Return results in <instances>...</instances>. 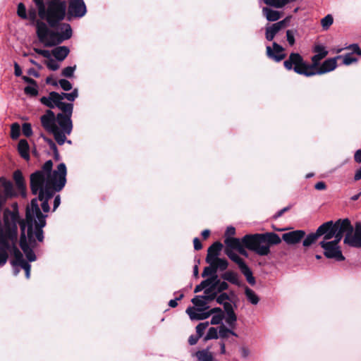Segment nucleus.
Listing matches in <instances>:
<instances>
[{"label": "nucleus", "mask_w": 361, "mask_h": 361, "mask_svg": "<svg viewBox=\"0 0 361 361\" xmlns=\"http://www.w3.org/2000/svg\"><path fill=\"white\" fill-rule=\"evenodd\" d=\"M194 249L195 250H200L202 249V245L198 238H195L193 240Z\"/></svg>", "instance_id": "61"}, {"label": "nucleus", "mask_w": 361, "mask_h": 361, "mask_svg": "<svg viewBox=\"0 0 361 361\" xmlns=\"http://www.w3.org/2000/svg\"><path fill=\"white\" fill-rule=\"evenodd\" d=\"M334 23V18L331 15L328 14L321 20V25L323 30H327Z\"/></svg>", "instance_id": "38"}, {"label": "nucleus", "mask_w": 361, "mask_h": 361, "mask_svg": "<svg viewBox=\"0 0 361 361\" xmlns=\"http://www.w3.org/2000/svg\"><path fill=\"white\" fill-rule=\"evenodd\" d=\"M18 16L23 18V19H27V15L26 13V8L23 3H20L18 5V10H17Z\"/></svg>", "instance_id": "46"}, {"label": "nucleus", "mask_w": 361, "mask_h": 361, "mask_svg": "<svg viewBox=\"0 0 361 361\" xmlns=\"http://www.w3.org/2000/svg\"><path fill=\"white\" fill-rule=\"evenodd\" d=\"M341 240L320 241L319 245L324 250V255L328 259H334L338 262L345 259L338 245Z\"/></svg>", "instance_id": "12"}, {"label": "nucleus", "mask_w": 361, "mask_h": 361, "mask_svg": "<svg viewBox=\"0 0 361 361\" xmlns=\"http://www.w3.org/2000/svg\"><path fill=\"white\" fill-rule=\"evenodd\" d=\"M290 16H288L283 20L267 25L265 28V37L268 41H272L275 36L285 27L290 19Z\"/></svg>", "instance_id": "16"}, {"label": "nucleus", "mask_w": 361, "mask_h": 361, "mask_svg": "<svg viewBox=\"0 0 361 361\" xmlns=\"http://www.w3.org/2000/svg\"><path fill=\"white\" fill-rule=\"evenodd\" d=\"M337 56L325 60L322 64L315 69L314 72H302L306 77L322 75L334 71L337 66Z\"/></svg>", "instance_id": "15"}, {"label": "nucleus", "mask_w": 361, "mask_h": 361, "mask_svg": "<svg viewBox=\"0 0 361 361\" xmlns=\"http://www.w3.org/2000/svg\"><path fill=\"white\" fill-rule=\"evenodd\" d=\"M338 59H343V63L345 66H349L357 61V59L351 53L345 55H339L337 56Z\"/></svg>", "instance_id": "35"}, {"label": "nucleus", "mask_w": 361, "mask_h": 361, "mask_svg": "<svg viewBox=\"0 0 361 361\" xmlns=\"http://www.w3.org/2000/svg\"><path fill=\"white\" fill-rule=\"evenodd\" d=\"M207 288L215 289L216 287V282L219 281L217 275L209 276L207 279L203 281Z\"/></svg>", "instance_id": "37"}, {"label": "nucleus", "mask_w": 361, "mask_h": 361, "mask_svg": "<svg viewBox=\"0 0 361 361\" xmlns=\"http://www.w3.org/2000/svg\"><path fill=\"white\" fill-rule=\"evenodd\" d=\"M228 288V284L225 281H221L219 279V281L216 282V289L217 290L218 293H221L225 290H227Z\"/></svg>", "instance_id": "52"}, {"label": "nucleus", "mask_w": 361, "mask_h": 361, "mask_svg": "<svg viewBox=\"0 0 361 361\" xmlns=\"http://www.w3.org/2000/svg\"><path fill=\"white\" fill-rule=\"evenodd\" d=\"M348 219L329 221L319 226L317 231L322 240L321 241L341 240L344 231L349 228Z\"/></svg>", "instance_id": "10"}, {"label": "nucleus", "mask_w": 361, "mask_h": 361, "mask_svg": "<svg viewBox=\"0 0 361 361\" xmlns=\"http://www.w3.org/2000/svg\"><path fill=\"white\" fill-rule=\"evenodd\" d=\"M262 14L268 21H277L281 18L282 13L269 7L262 8Z\"/></svg>", "instance_id": "23"}, {"label": "nucleus", "mask_w": 361, "mask_h": 361, "mask_svg": "<svg viewBox=\"0 0 361 361\" xmlns=\"http://www.w3.org/2000/svg\"><path fill=\"white\" fill-rule=\"evenodd\" d=\"M216 302L220 305H224L230 300V297L226 293H221L219 296L216 297Z\"/></svg>", "instance_id": "49"}, {"label": "nucleus", "mask_w": 361, "mask_h": 361, "mask_svg": "<svg viewBox=\"0 0 361 361\" xmlns=\"http://www.w3.org/2000/svg\"><path fill=\"white\" fill-rule=\"evenodd\" d=\"M209 322H201L197 325L195 329L196 333L199 336V337L201 338L204 335V333L207 328L209 326Z\"/></svg>", "instance_id": "43"}, {"label": "nucleus", "mask_w": 361, "mask_h": 361, "mask_svg": "<svg viewBox=\"0 0 361 361\" xmlns=\"http://www.w3.org/2000/svg\"><path fill=\"white\" fill-rule=\"evenodd\" d=\"M183 293H179V295L174 300H171L169 302V305L171 307H176L178 305V301L181 300L183 298Z\"/></svg>", "instance_id": "57"}, {"label": "nucleus", "mask_w": 361, "mask_h": 361, "mask_svg": "<svg viewBox=\"0 0 361 361\" xmlns=\"http://www.w3.org/2000/svg\"><path fill=\"white\" fill-rule=\"evenodd\" d=\"M349 228L344 231L343 243L354 247H361V222H357L354 228L348 219Z\"/></svg>", "instance_id": "13"}, {"label": "nucleus", "mask_w": 361, "mask_h": 361, "mask_svg": "<svg viewBox=\"0 0 361 361\" xmlns=\"http://www.w3.org/2000/svg\"><path fill=\"white\" fill-rule=\"evenodd\" d=\"M76 69V66H68L63 69L61 75L66 78H71L73 76V73L75 70Z\"/></svg>", "instance_id": "47"}, {"label": "nucleus", "mask_w": 361, "mask_h": 361, "mask_svg": "<svg viewBox=\"0 0 361 361\" xmlns=\"http://www.w3.org/2000/svg\"><path fill=\"white\" fill-rule=\"evenodd\" d=\"M219 338V329L215 327H210L206 336L204 338V341L212 339H217Z\"/></svg>", "instance_id": "36"}, {"label": "nucleus", "mask_w": 361, "mask_h": 361, "mask_svg": "<svg viewBox=\"0 0 361 361\" xmlns=\"http://www.w3.org/2000/svg\"><path fill=\"white\" fill-rule=\"evenodd\" d=\"M240 352L242 357H243V358H247L250 354V350L247 347H244V346H243L240 348Z\"/></svg>", "instance_id": "59"}, {"label": "nucleus", "mask_w": 361, "mask_h": 361, "mask_svg": "<svg viewBox=\"0 0 361 361\" xmlns=\"http://www.w3.org/2000/svg\"><path fill=\"white\" fill-rule=\"evenodd\" d=\"M200 338V337H199V336L197 334L191 335V336H190V337L188 338V343L190 345H194L197 343V341Z\"/></svg>", "instance_id": "58"}, {"label": "nucleus", "mask_w": 361, "mask_h": 361, "mask_svg": "<svg viewBox=\"0 0 361 361\" xmlns=\"http://www.w3.org/2000/svg\"><path fill=\"white\" fill-rule=\"evenodd\" d=\"M24 92L26 94L30 96H37L38 94L37 85L27 86L25 87Z\"/></svg>", "instance_id": "48"}, {"label": "nucleus", "mask_w": 361, "mask_h": 361, "mask_svg": "<svg viewBox=\"0 0 361 361\" xmlns=\"http://www.w3.org/2000/svg\"><path fill=\"white\" fill-rule=\"evenodd\" d=\"M13 178L15 182V189L18 191V195L23 198L25 197L27 195V186L21 171H15L13 174Z\"/></svg>", "instance_id": "18"}, {"label": "nucleus", "mask_w": 361, "mask_h": 361, "mask_svg": "<svg viewBox=\"0 0 361 361\" xmlns=\"http://www.w3.org/2000/svg\"><path fill=\"white\" fill-rule=\"evenodd\" d=\"M228 266V262L225 259L217 257L214 259V267H216V270L224 271Z\"/></svg>", "instance_id": "39"}, {"label": "nucleus", "mask_w": 361, "mask_h": 361, "mask_svg": "<svg viewBox=\"0 0 361 361\" xmlns=\"http://www.w3.org/2000/svg\"><path fill=\"white\" fill-rule=\"evenodd\" d=\"M39 16L51 27H55L67 18V3L65 0H47L43 11L39 13Z\"/></svg>", "instance_id": "9"}, {"label": "nucleus", "mask_w": 361, "mask_h": 361, "mask_svg": "<svg viewBox=\"0 0 361 361\" xmlns=\"http://www.w3.org/2000/svg\"><path fill=\"white\" fill-rule=\"evenodd\" d=\"M18 239L15 238L13 231L4 233L0 227V267H3L8 261V257L13 259L11 264L13 268V274L17 276L20 269L25 270V277L30 279L31 266L25 260L23 255L18 248Z\"/></svg>", "instance_id": "2"}, {"label": "nucleus", "mask_w": 361, "mask_h": 361, "mask_svg": "<svg viewBox=\"0 0 361 361\" xmlns=\"http://www.w3.org/2000/svg\"><path fill=\"white\" fill-rule=\"evenodd\" d=\"M14 74L16 76L19 77L22 75V70L18 63H14Z\"/></svg>", "instance_id": "63"}, {"label": "nucleus", "mask_w": 361, "mask_h": 361, "mask_svg": "<svg viewBox=\"0 0 361 361\" xmlns=\"http://www.w3.org/2000/svg\"><path fill=\"white\" fill-rule=\"evenodd\" d=\"M18 149L20 156L28 160L30 159L29 154V145L26 140L22 139L18 142Z\"/></svg>", "instance_id": "26"}, {"label": "nucleus", "mask_w": 361, "mask_h": 361, "mask_svg": "<svg viewBox=\"0 0 361 361\" xmlns=\"http://www.w3.org/2000/svg\"><path fill=\"white\" fill-rule=\"evenodd\" d=\"M224 243L226 245V248H228L231 250L233 249L237 250L239 248V247L242 244H243V238L241 240H240L239 238H231V237L226 238Z\"/></svg>", "instance_id": "30"}, {"label": "nucleus", "mask_w": 361, "mask_h": 361, "mask_svg": "<svg viewBox=\"0 0 361 361\" xmlns=\"http://www.w3.org/2000/svg\"><path fill=\"white\" fill-rule=\"evenodd\" d=\"M23 133L26 137H30L32 134L31 125L28 123H25L22 126Z\"/></svg>", "instance_id": "51"}, {"label": "nucleus", "mask_w": 361, "mask_h": 361, "mask_svg": "<svg viewBox=\"0 0 361 361\" xmlns=\"http://www.w3.org/2000/svg\"><path fill=\"white\" fill-rule=\"evenodd\" d=\"M33 1L35 3L38 8V13H42L43 11V8L45 6V3H44L43 0H33Z\"/></svg>", "instance_id": "60"}, {"label": "nucleus", "mask_w": 361, "mask_h": 361, "mask_svg": "<svg viewBox=\"0 0 361 361\" xmlns=\"http://www.w3.org/2000/svg\"><path fill=\"white\" fill-rule=\"evenodd\" d=\"M59 85L64 91H68L72 89V84L66 79H61L59 80Z\"/></svg>", "instance_id": "50"}, {"label": "nucleus", "mask_w": 361, "mask_h": 361, "mask_svg": "<svg viewBox=\"0 0 361 361\" xmlns=\"http://www.w3.org/2000/svg\"><path fill=\"white\" fill-rule=\"evenodd\" d=\"M87 8L83 0H69L67 7V20L81 18L85 16Z\"/></svg>", "instance_id": "14"}, {"label": "nucleus", "mask_w": 361, "mask_h": 361, "mask_svg": "<svg viewBox=\"0 0 361 361\" xmlns=\"http://www.w3.org/2000/svg\"><path fill=\"white\" fill-rule=\"evenodd\" d=\"M355 161L360 164L361 163V149H357L354 154Z\"/></svg>", "instance_id": "64"}, {"label": "nucleus", "mask_w": 361, "mask_h": 361, "mask_svg": "<svg viewBox=\"0 0 361 361\" xmlns=\"http://www.w3.org/2000/svg\"><path fill=\"white\" fill-rule=\"evenodd\" d=\"M347 49L351 51V54H357L361 56V49L359 47L358 44H353L350 45Z\"/></svg>", "instance_id": "56"}, {"label": "nucleus", "mask_w": 361, "mask_h": 361, "mask_svg": "<svg viewBox=\"0 0 361 361\" xmlns=\"http://www.w3.org/2000/svg\"><path fill=\"white\" fill-rule=\"evenodd\" d=\"M267 55L276 62L282 61L286 57L284 49L276 42L273 43V49L269 46L267 47Z\"/></svg>", "instance_id": "19"}, {"label": "nucleus", "mask_w": 361, "mask_h": 361, "mask_svg": "<svg viewBox=\"0 0 361 361\" xmlns=\"http://www.w3.org/2000/svg\"><path fill=\"white\" fill-rule=\"evenodd\" d=\"M78 97V90L75 88L71 93H59L58 101L59 109L62 113H59V118L63 120L66 123L71 124V118L73 111V104L72 103H66L63 100L66 99L69 102H73ZM71 126V125H69Z\"/></svg>", "instance_id": "11"}, {"label": "nucleus", "mask_w": 361, "mask_h": 361, "mask_svg": "<svg viewBox=\"0 0 361 361\" xmlns=\"http://www.w3.org/2000/svg\"><path fill=\"white\" fill-rule=\"evenodd\" d=\"M47 66L49 69L51 71H56L59 68V64L53 59H50L47 63Z\"/></svg>", "instance_id": "54"}, {"label": "nucleus", "mask_w": 361, "mask_h": 361, "mask_svg": "<svg viewBox=\"0 0 361 361\" xmlns=\"http://www.w3.org/2000/svg\"><path fill=\"white\" fill-rule=\"evenodd\" d=\"M230 335L234 336L235 337L238 336V334L234 332L233 330L228 329L224 325H221L219 328V337L224 339L229 337Z\"/></svg>", "instance_id": "34"}, {"label": "nucleus", "mask_w": 361, "mask_h": 361, "mask_svg": "<svg viewBox=\"0 0 361 361\" xmlns=\"http://www.w3.org/2000/svg\"><path fill=\"white\" fill-rule=\"evenodd\" d=\"M196 361H213L214 355L209 351V348L198 350L195 353Z\"/></svg>", "instance_id": "24"}, {"label": "nucleus", "mask_w": 361, "mask_h": 361, "mask_svg": "<svg viewBox=\"0 0 361 361\" xmlns=\"http://www.w3.org/2000/svg\"><path fill=\"white\" fill-rule=\"evenodd\" d=\"M245 295L247 300L252 305H257L259 301V296L256 293L247 286L245 287Z\"/></svg>", "instance_id": "32"}, {"label": "nucleus", "mask_w": 361, "mask_h": 361, "mask_svg": "<svg viewBox=\"0 0 361 361\" xmlns=\"http://www.w3.org/2000/svg\"><path fill=\"white\" fill-rule=\"evenodd\" d=\"M221 278L233 284L239 286L240 281L237 273L233 271H228L221 274Z\"/></svg>", "instance_id": "28"}, {"label": "nucleus", "mask_w": 361, "mask_h": 361, "mask_svg": "<svg viewBox=\"0 0 361 361\" xmlns=\"http://www.w3.org/2000/svg\"><path fill=\"white\" fill-rule=\"evenodd\" d=\"M191 302L194 304L196 308L199 309V310L205 311L209 308V306L207 305V301L202 295L195 296L192 299Z\"/></svg>", "instance_id": "27"}, {"label": "nucleus", "mask_w": 361, "mask_h": 361, "mask_svg": "<svg viewBox=\"0 0 361 361\" xmlns=\"http://www.w3.org/2000/svg\"><path fill=\"white\" fill-rule=\"evenodd\" d=\"M223 245L220 242H215L213 243L207 250V255L206 257V262L209 264H214V261L217 258L219 255Z\"/></svg>", "instance_id": "20"}, {"label": "nucleus", "mask_w": 361, "mask_h": 361, "mask_svg": "<svg viewBox=\"0 0 361 361\" xmlns=\"http://www.w3.org/2000/svg\"><path fill=\"white\" fill-rule=\"evenodd\" d=\"M207 312L199 310L198 308L189 307L186 309V313L192 320H203L209 317Z\"/></svg>", "instance_id": "22"}, {"label": "nucleus", "mask_w": 361, "mask_h": 361, "mask_svg": "<svg viewBox=\"0 0 361 361\" xmlns=\"http://www.w3.org/2000/svg\"><path fill=\"white\" fill-rule=\"evenodd\" d=\"M59 118V114H55L50 109L47 110L45 114L40 118L42 127L49 133L53 134L55 140L59 145L65 143L66 135H71L73 130V123L71 119L70 124Z\"/></svg>", "instance_id": "8"}, {"label": "nucleus", "mask_w": 361, "mask_h": 361, "mask_svg": "<svg viewBox=\"0 0 361 361\" xmlns=\"http://www.w3.org/2000/svg\"><path fill=\"white\" fill-rule=\"evenodd\" d=\"M69 49L66 46L58 47L52 50L53 56L58 61H63L66 59V57L69 54Z\"/></svg>", "instance_id": "25"}, {"label": "nucleus", "mask_w": 361, "mask_h": 361, "mask_svg": "<svg viewBox=\"0 0 361 361\" xmlns=\"http://www.w3.org/2000/svg\"><path fill=\"white\" fill-rule=\"evenodd\" d=\"M226 322L231 327L234 328L237 321V316L235 312H229L226 314Z\"/></svg>", "instance_id": "41"}, {"label": "nucleus", "mask_w": 361, "mask_h": 361, "mask_svg": "<svg viewBox=\"0 0 361 361\" xmlns=\"http://www.w3.org/2000/svg\"><path fill=\"white\" fill-rule=\"evenodd\" d=\"M59 93L56 92H51L48 97H42L40 102L46 106L53 109L57 107L59 109V104L58 101Z\"/></svg>", "instance_id": "21"}, {"label": "nucleus", "mask_w": 361, "mask_h": 361, "mask_svg": "<svg viewBox=\"0 0 361 361\" xmlns=\"http://www.w3.org/2000/svg\"><path fill=\"white\" fill-rule=\"evenodd\" d=\"M226 314L229 312H234L233 307L230 302H226L223 305Z\"/></svg>", "instance_id": "62"}, {"label": "nucleus", "mask_w": 361, "mask_h": 361, "mask_svg": "<svg viewBox=\"0 0 361 361\" xmlns=\"http://www.w3.org/2000/svg\"><path fill=\"white\" fill-rule=\"evenodd\" d=\"M315 54L312 57V64L306 63L303 58L298 53H291L288 59L284 61V67L288 70H293L296 73L304 75L302 72H314L319 66L320 61L328 54V51L322 45H316L314 48Z\"/></svg>", "instance_id": "6"}, {"label": "nucleus", "mask_w": 361, "mask_h": 361, "mask_svg": "<svg viewBox=\"0 0 361 361\" xmlns=\"http://www.w3.org/2000/svg\"><path fill=\"white\" fill-rule=\"evenodd\" d=\"M18 239L15 238L13 231L4 233L0 227V267H3L8 261V257L13 259L11 264L13 268V274L17 276L20 269L25 270V277L30 279L31 266L25 260L23 255L18 248Z\"/></svg>", "instance_id": "1"}, {"label": "nucleus", "mask_w": 361, "mask_h": 361, "mask_svg": "<svg viewBox=\"0 0 361 361\" xmlns=\"http://www.w3.org/2000/svg\"><path fill=\"white\" fill-rule=\"evenodd\" d=\"M305 236V231L303 230H295L285 233L281 238L286 244L289 245H295L300 243Z\"/></svg>", "instance_id": "17"}, {"label": "nucleus", "mask_w": 361, "mask_h": 361, "mask_svg": "<svg viewBox=\"0 0 361 361\" xmlns=\"http://www.w3.org/2000/svg\"><path fill=\"white\" fill-rule=\"evenodd\" d=\"M34 51L37 54L43 56L44 58L49 59L51 57V54L49 50L34 48Z\"/></svg>", "instance_id": "55"}, {"label": "nucleus", "mask_w": 361, "mask_h": 361, "mask_svg": "<svg viewBox=\"0 0 361 361\" xmlns=\"http://www.w3.org/2000/svg\"><path fill=\"white\" fill-rule=\"evenodd\" d=\"M242 274L245 276L247 281L252 286H254L256 283L255 279L252 275L251 269L247 264L240 269Z\"/></svg>", "instance_id": "33"}, {"label": "nucleus", "mask_w": 361, "mask_h": 361, "mask_svg": "<svg viewBox=\"0 0 361 361\" xmlns=\"http://www.w3.org/2000/svg\"><path fill=\"white\" fill-rule=\"evenodd\" d=\"M20 134V128L17 123H13L11 127V137L12 139H17Z\"/></svg>", "instance_id": "44"}, {"label": "nucleus", "mask_w": 361, "mask_h": 361, "mask_svg": "<svg viewBox=\"0 0 361 361\" xmlns=\"http://www.w3.org/2000/svg\"><path fill=\"white\" fill-rule=\"evenodd\" d=\"M18 239L15 238L13 231L4 233L0 227V267H3L8 261V257L13 259L11 264L13 268V274L17 276L20 269L25 270V277L30 279L31 266L25 260L23 255L18 248Z\"/></svg>", "instance_id": "4"}, {"label": "nucleus", "mask_w": 361, "mask_h": 361, "mask_svg": "<svg viewBox=\"0 0 361 361\" xmlns=\"http://www.w3.org/2000/svg\"><path fill=\"white\" fill-rule=\"evenodd\" d=\"M18 239L15 238L13 231L4 233L0 227V267H3L8 261V257L13 259L11 264L13 268V274L17 276L20 269L25 270V277L30 279L31 266L25 260L23 255L18 248Z\"/></svg>", "instance_id": "3"}, {"label": "nucleus", "mask_w": 361, "mask_h": 361, "mask_svg": "<svg viewBox=\"0 0 361 361\" xmlns=\"http://www.w3.org/2000/svg\"><path fill=\"white\" fill-rule=\"evenodd\" d=\"M37 35L39 40L46 47H53L70 39L73 35L71 26L68 23H59L55 27L56 31L50 30L47 24L37 20L36 23Z\"/></svg>", "instance_id": "5"}, {"label": "nucleus", "mask_w": 361, "mask_h": 361, "mask_svg": "<svg viewBox=\"0 0 361 361\" xmlns=\"http://www.w3.org/2000/svg\"><path fill=\"white\" fill-rule=\"evenodd\" d=\"M296 33V30H288L286 31L287 41L290 46H293L295 44V35Z\"/></svg>", "instance_id": "45"}, {"label": "nucleus", "mask_w": 361, "mask_h": 361, "mask_svg": "<svg viewBox=\"0 0 361 361\" xmlns=\"http://www.w3.org/2000/svg\"><path fill=\"white\" fill-rule=\"evenodd\" d=\"M215 289L206 288L204 291V295H202L205 300L209 302L214 300L216 297L217 293L214 292Z\"/></svg>", "instance_id": "42"}, {"label": "nucleus", "mask_w": 361, "mask_h": 361, "mask_svg": "<svg viewBox=\"0 0 361 361\" xmlns=\"http://www.w3.org/2000/svg\"><path fill=\"white\" fill-rule=\"evenodd\" d=\"M243 243L246 248L259 256H267L270 253V247L281 243L279 235L274 232L245 235Z\"/></svg>", "instance_id": "7"}, {"label": "nucleus", "mask_w": 361, "mask_h": 361, "mask_svg": "<svg viewBox=\"0 0 361 361\" xmlns=\"http://www.w3.org/2000/svg\"><path fill=\"white\" fill-rule=\"evenodd\" d=\"M225 253L226 255L234 262H235L239 269H241L243 267H244L246 264L243 261V259H241L236 253H235L233 250L226 248L225 249Z\"/></svg>", "instance_id": "31"}, {"label": "nucleus", "mask_w": 361, "mask_h": 361, "mask_svg": "<svg viewBox=\"0 0 361 361\" xmlns=\"http://www.w3.org/2000/svg\"><path fill=\"white\" fill-rule=\"evenodd\" d=\"M224 316L223 314H219L216 315H214L212 317L210 324L214 325L220 324L223 320Z\"/></svg>", "instance_id": "53"}, {"label": "nucleus", "mask_w": 361, "mask_h": 361, "mask_svg": "<svg viewBox=\"0 0 361 361\" xmlns=\"http://www.w3.org/2000/svg\"><path fill=\"white\" fill-rule=\"evenodd\" d=\"M319 238V235L317 230L314 233H311L307 235H305V238H303L302 245L306 248L309 247L314 244Z\"/></svg>", "instance_id": "29"}, {"label": "nucleus", "mask_w": 361, "mask_h": 361, "mask_svg": "<svg viewBox=\"0 0 361 361\" xmlns=\"http://www.w3.org/2000/svg\"><path fill=\"white\" fill-rule=\"evenodd\" d=\"M215 275H217V274H216V267H214V263L212 264H210V266H209V267H205L202 274V277L213 276Z\"/></svg>", "instance_id": "40"}]
</instances>
